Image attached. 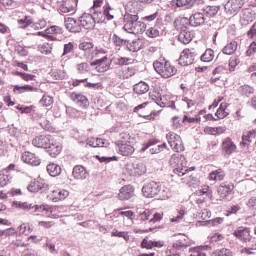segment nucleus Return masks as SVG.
Returning a JSON list of instances; mask_svg holds the SVG:
<instances>
[{"label": "nucleus", "instance_id": "obj_60", "mask_svg": "<svg viewBox=\"0 0 256 256\" xmlns=\"http://www.w3.org/2000/svg\"><path fill=\"white\" fill-rule=\"evenodd\" d=\"M224 219L221 217L214 218L212 220L206 221L208 225H212V227H217L218 225H221L223 223Z\"/></svg>", "mask_w": 256, "mask_h": 256}, {"label": "nucleus", "instance_id": "obj_42", "mask_svg": "<svg viewBox=\"0 0 256 256\" xmlns=\"http://www.w3.org/2000/svg\"><path fill=\"white\" fill-rule=\"evenodd\" d=\"M33 91H37V88L31 85H24V86L15 85L14 86V93H27V92H33Z\"/></svg>", "mask_w": 256, "mask_h": 256}, {"label": "nucleus", "instance_id": "obj_16", "mask_svg": "<svg viewBox=\"0 0 256 256\" xmlns=\"http://www.w3.org/2000/svg\"><path fill=\"white\" fill-rule=\"evenodd\" d=\"M222 154L225 157H229L232 153H235L237 150V145H235V142L231 140V138L227 137L226 139L223 140L222 144Z\"/></svg>", "mask_w": 256, "mask_h": 256}, {"label": "nucleus", "instance_id": "obj_18", "mask_svg": "<svg viewBox=\"0 0 256 256\" xmlns=\"http://www.w3.org/2000/svg\"><path fill=\"white\" fill-rule=\"evenodd\" d=\"M190 21V25L192 27H201V25H205L207 21V17L203 12H196L190 16L188 19Z\"/></svg>", "mask_w": 256, "mask_h": 256}, {"label": "nucleus", "instance_id": "obj_51", "mask_svg": "<svg viewBox=\"0 0 256 256\" xmlns=\"http://www.w3.org/2000/svg\"><path fill=\"white\" fill-rule=\"evenodd\" d=\"M14 205L17 209H23L24 211H29V209H35L33 204L27 202H14Z\"/></svg>", "mask_w": 256, "mask_h": 256}, {"label": "nucleus", "instance_id": "obj_62", "mask_svg": "<svg viewBox=\"0 0 256 256\" xmlns=\"http://www.w3.org/2000/svg\"><path fill=\"white\" fill-rule=\"evenodd\" d=\"M247 207L251 211H256V197H252L248 200Z\"/></svg>", "mask_w": 256, "mask_h": 256}, {"label": "nucleus", "instance_id": "obj_56", "mask_svg": "<svg viewBox=\"0 0 256 256\" xmlns=\"http://www.w3.org/2000/svg\"><path fill=\"white\" fill-rule=\"evenodd\" d=\"M239 63H240L239 58H237V56H232L229 60V71L231 72L235 71V67H237Z\"/></svg>", "mask_w": 256, "mask_h": 256}, {"label": "nucleus", "instance_id": "obj_24", "mask_svg": "<svg viewBox=\"0 0 256 256\" xmlns=\"http://www.w3.org/2000/svg\"><path fill=\"white\" fill-rule=\"evenodd\" d=\"M69 197V191L67 190H53L51 194L48 195V199L53 201L54 203H58V201H63Z\"/></svg>", "mask_w": 256, "mask_h": 256}, {"label": "nucleus", "instance_id": "obj_35", "mask_svg": "<svg viewBox=\"0 0 256 256\" xmlns=\"http://www.w3.org/2000/svg\"><path fill=\"white\" fill-rule=\"evenodd\" d=\"M233 189H235L233 184H221L217 191L221 197H227Z\"/></svg>", "mask_w": 256, "mask_h": 256}, {"label": "nucleus", "instance_id": "obj_41", "mask_svg": "<svg viewBox=\"0 0 256 256\" xmlns=\"http://www.w3.org/2000/svg\"><path fill=\"white\" fill-rule=\"evenodd\" d=\"M228 107V104L223 102L220 104L219 108L217 109L215 116L218 119H225V117H227V115H229V113H227V111H225Z\"/></svg>", "mask_w": 256, "mask_h": 256}, {"label": "nucleus", "instance_id": "obj_14", "mask_svg": "<svg viewBox=\"0 0 256 256\" xmlns=\"http://www.w3.org/2000/svg\"><path fill=\"white\" fill-rule=\"evenodd\" d=\"M93 47H95V45H93V42H82L79 44V49L81 51H84L85 53H90L87 56V59H90V61H93V59H96V57L99 56V50H93Z\"/></svg>", "mask_w": 256, "mask_h": 256}, {"label": "nucleus", "instance_id": "obj_49", "mask_svg": "<svg viewBox=\"0 0 256 256\" xmlns=\"http://www.w3.org/2000/svg\"><path fill=\"white\" fill-rule=\"evenodd\" d=\"M159 28L157 26L150 27L146 30L147 37L150 39H155V37H159Z\"/></svg>", "mask_w": 256, "mask_h": 256}, {"label": "nucleus", "instance_id": "obj_9", "mask_svg": "<svg viewBox=\"0 0 256 256\" xmlns=\"http://www.w3.org/2000/svg\"><path fill=\"white\" fill-rule=\"evenodd\" d=\"M126 170L131 177H141V175H145V173H147V166H145V163L143 162L135 161L128 164L126 166Z\"/></svg>", "mask_w": 256, "mask_h": 256}, {"label": "nucleus", "instance_id": "obj_31", "mask_svg": "<svg viewBox=\"0 0 256 256\" xmlns=\"http://www.w3.org/2000/svg\"><path fill=\"white\" fill-rule=\"evenodd\" d=\"M92 17L94 18V22L97 23H107V18L105 17L104 10L93 9L90 10Z\"/></svg>", "mask_w": 256, "mask_h": 256}, {"label": "nucleus", "instance_id": "obj_6", "mask_svg": "<svg viewBox=\"0 0 256 256\" xmlns=\"http://www.w3.org/2000/svg\"><path fill=\"white\" fill-rule=\"evenodd\" d=\"M166 139L171 147L176 153H183L185 151V146L183 145V140L181 136L174 132H169L166 135Z\"/></svg>", "mask_w": 256, "mask_h": 256}, {"label": "nucleus", "instance_id": "obj_11", "mask_svg": "<svg viewBox=\"0 0 256 256\" xmlns=\"http://www.w3.org/2000/svg\"><path fill=\"white\" fill-rule=\"evenodd\" d=\"M91 67H95V71L97 73H105L109 71L111 64L109 63V58L104 56L103 58L96 59L95 61L90 63Z\"/></svg>", "mask_w": 256, "mask_h": 256}, {"label": "nucleus", "instance_id": "obj_53", "mask_svg": "<svg viewBox=\"0 0 256 256\" xmlns=\"http://www.w3.org/2000/svg\"><path fill=\"white\" fill-rule=\"evenodd\" d=\"M116 65H120V67H123V65H131L133 63V59L128 57H119L115 59Z\"/></svg>", "mask_w": 256, "mask_h": 256}, {"label": "nucleus", "instance_id": "obj_4", "mask_svg": "<svg viewBox=\"0 0 256 256\" xmlns=\"http://www.w3.org/2000/svg\"><path fill=\"white\" fill-rule=\"evenodd\" d=\"M169 163L171 167H173L175 175H178V177L187 175L189 171H195V167L187 168V160L185 159V156L180 154L172 155Z\"/></svg>", "mask_w": 256, "mask_h": 256}, {"label": "nucleus", "instance_id": "obj_7", "mask_svg": "<svg viewBox=\"0 0 256 256\" xmlns=\"http://www.w3.org/2000/svg\"><path fill=\"white\" fill-rule=\"evenodd\" d=\"M79 0H64L58 7L60 15H75Z\"/></svg>", "mask_w": 256, "mask_h": 256}, {"label": "nucleus", "instance_id": "obj_43", "mask_svg": "<svg viewBox=\"0 0 256 256\" xmlns=\"http://www.w3.org/2000/svg\"><path fill=\"white\" fill-rule=\"evenodd\" d=\"M224 55H233L237 51V42L232 41L223 48Z\"/></svg>", "mask_w": 256, "mask_h": 256}, {"label": "nucleus", "instance_id": "obj_44", "mask_svg": "<svg viewBox=\"0 0 256 256\" xmlns=\"http://www.w3.org/2000/svg\"><path fill=\"white\" fill-rule=\"evenodd\" d=\"M213 59H215V52L213 49H206V51L201 56V61L204 63H211Z\"/></svg>", "mask_w": 256, "mask_h": 256}, {"label": "nucleus", "instance_id": "obj_63", "mask_svg": "<svg viewBox=\"0 0 256 256\" xmlns=\"http://www.w3.org/2000/svg\"><path fill=\"white\" fill-rule=\"evenodd\" d=\"M190 256H206L199 248H190Z\"/></svg>", "mask_w": 256, "mask_h": 256}, {"label": "nucleus", "instance_id": "obj_34", "mask_svg": "<svg viewBox=\"0 0 256 256\" xmlns=\"http://www.w3.org/2000/svg\"><path fill=\"white\" fill-rule=\"evenodd\" d=\"M47 173L50 177H59L61 175V166L55 163H50L46 167Z\"/></svg>", "mask_w": 256, "mask_h": 256}, {"label": "nucleus", "instance_id": "obj_37", "mask_svg": "<svg viewBox=\"0 0 256 256\" xmlns=\"http://www.w3.org/2000/svg\"><path fill=\"white\" fill-rule=\"evenodd\" d=\"M238 93L242 97H249L250 95H253V93H255V89L250 85L245 84L238 88Z\"/></svg>", "mask_w": 256, "mask_h": 256}, {"label": "nucleus", "instance_id": "obj_19", "mask_svg": "<svg viewBox=\"0 0 256 256\" xmlns=\"http://www.w3.org/2000/svg\"><path fill=\"white\" fill-rule=\"evenodd\" d=\"M70 99H71V101L76 103V105H78V107H82L83 109H85V107L89 106V100L87 99V97L85 95H83L81 93L73 92L70 95Z\"/></svg>", "mask_w": 256, "mask_h": 256}, {"label": "nucleus", "instance_id": "obj_54", "mask_svg": "<svg viewBox=\"0 0 256 256\" xmlns=\"http://www.w3.org/2000/svg\"><path fill=\"white\" fill-rule=\"evenodd\" d=\"M75 50V44H73V42H69L67 44H64V50L62 53V58H64L66 55H69L70 53H73V51Z\"/></svg>", "mask_w": 256, "mask_h": 256}, {"label": "nucleus", "instance_id": "obj_47", "mask_svg": "<svg viewBox=\"0 0 256 256\" xmlns=\"http://www.w3.org/2000/svg\"><path fill=\"white\" fill-rule=\"evenodd\" d=\"M89 63L87 62H82L76 65V71H78V73L80 75H85V73H89Z\"/></svg>", "mask_w": 256, "mask_h": 256}, {"label": "nucleus", "instance_id": "obj_26", "mask_svg": "<svg viewBox=\"0 0 256 256\" xmlns=\"http://www.w3.org/2000/svg\"><path fill=\"white\" fill-rule=\"evenodd\" d=\"M116 75L119 77V79H129V77H133L135 75V68L133 67H117L115 69Z\"/></svg>", "mask_w": 256, "mask_h": 256}, {"label": "nucleus", "instance_id": "obj_50", "mask_svg": "<svg viewBox=\"0 0 256 256\" xmlns=\"http://www.w3.org/2000/svg\"><path fill=\"white\" fill-rule=\"evenodd\" d=\"M112 43H114L116 47H123V45H127V40L119 37L117 34H113Z\"/></svg>", "mask_w": 256, "mask_h": 256}, {"label": "nucleus", "instance_id": "obj_36", "mask_svg": "<svg viewBox=\"0 0 256 256\" xmlns=\"http://www.w3.org/2000/svg\"><path fill=\"white\" fill-rule=\"evenodd\" d=\"M193 195L196 197H202V195H206L208 199H213V190H211V187L204 186L203 188L196 190Z\"/></svg>", "mask_w": 256, "mask_h": 256}, {"label": "nucleus", "instance_id": "obj_57", "mask_svg": "<svg viewBox=\"0 0 256 256\" xmlns=\"http://www.w3.org/2000/svg\"><path fill=\"white\" fill-rule=\"evenodd\" d=\"M216 256H233V251L227 248L216 250Z\"/></svg>", "mask_w": 256, "mask_h": 256}, {"label": "nucleus", "instance_id": "obj_38", "mask_svg": "<svg viewBox=\"0 0 256 256\" xmlns=\"http://www.w3.org/2000/svg\"><path fill=\"white\" fill-rule=\"evenodd\" d=\"M200 0H172L173 5H177L178 7H194V5H199Z\"/></svg>", "mask_w": 256, "mask_h": 256}, {"label": "nucleus", "instance_id": "obj_15", "mask_svg": "<svg viewBox=\"0 0 256 256\" xmlns=\"http://www.w3.org/2000/svg\"><path fill=\"white\" fill-rule=\"evenodd\" d=\"M80 27L84 29H95V19L93 18V14L84 13L79 17Z\"/></svg>", "mask_w": 256, "mask_h": 256}, {"label": "nucleus", "instance_id": "obj_3", "mask_svg": "<svg viewBox=\"0 0 256 256\" xmlns=\"http://www.w3.org/2000/svg\"><path fill=\"white\" fill-rule=\"evenodd\" d=\"M119 155L123 157H130L135 153V147H133V137L127 133L120 134V139L115 142Z\"/></svg>", "mask_w": 256, "mask_h": 256}, {"label": "nucleus", "instance_id": "obj_58", "mask_svg": "<svg viewBox=\"0 0 256 256\" xmlns=\"http://www.w3.org/2000/svg\"><path fill=\"white\" fill-rule=\"evenodd\" d=\"M52 75L53 77H55V79H57L58 81H61L66 77L67 74L63 70H56L52 72Z\"/></svg>", "mask_w": 256, "mask_h": 256}, {"label": "nucleus", "instance_id": "obj_48", "mask_svg": "<svg viewBox=\"0 0 256 256\" xmlns=\"http://www.w3.org/2000/svg\"><path fill=\"white\" fill-rule=\"evenodd\" d=\"M27 189H28V191H30V193H37V192L41 191V189H43V184H41L39 181L32 182L27 187Z\"/></svg>", "mask_w": 256, "mask_h": 256}, {"label": "nucleus", "instance_id": "obj_25", "mask_svg": "<svg viewBox=\"0 0 256 256\" xmlns=\"http://www.w3.org/2000/svg\"><path fill=\"white\" fill-rule=\"evenodd\" d=\"M22 161L34 167L41 165V159L31 152H24L22 154Z\"/></svg>", "mask_w": 256, "mask_h": 256}, {"label": "nucleus", "instance_id": "obj_8", "mask_svg": "<svg viewBox=\"0 0 256 256\" xmlns=\"http://www.w3.org/2000/svg\"><path fill=\"white\" fill-rule=\"evenodd\" d=\"M161 182L151 181L142 187L144 197L153 198L161 193Z\"/></svg>", "mask_w": 256, "mask_h": 256}, {"label": "nucleus", "instance_id": "obj_46", "mask_svg": "<svg viewBox=\"0 0 256 256\" xmlns=\"http://www.w3.org/2000/svg\"><path fill=\"white\" fill-rule=\"evenodd\" d=\"M46 35H63V28L60 26H50L45 30Z\"/></svg>", "mask_w": 256, "mask_h": 256}, {"label": "nucleus", "instance_id": "obj_30", "mask_svg": "<svg viewBox=\"0 0 256 256\" xmlns=\"http://www.w3.org/2000/svg\"><path fill=\"white\" fill-rule=\"evenodd\" d=\"M193 40V34L189 30H182L179 32L178 41L182 43V45H189Z\"/></svg>", "mask_w": 256, "mask_h": 256}, {"label": "nucleus", "instance_id": "obj_29", "mask_svg": "<svg viewBox=\"0 0 256 256\" xmlns=\"http://www.w3.org/2000/svg\"><path fill=\"white\" fill-rule=\"evenodd\" d=\"M149 147H152V148H150L151 155L161 153V149L163 148L162 145H155V140H150L147 143L143 144L141 151L145 152V151H147V149H149Z\"/></svg>", "mask_w": 256, "mask_h": 256}, {"label": "nucleus", "instance_id": "obj_27", "mask_svg": "<svg viewBox=\"0 0 256 256\" xmlns=\"http://www.w3.org/2000/svg\"><path fill=\"white\" fill-rule=\"evenodd\" d=\"M144 47V42L142 39H134L131 42L127 41L126 49L131 51L132 53H137V51H141Z\"/></svg>", "mask_w": 256, "mask_h": 256}, {"label": "nucleus", "instance_id": "obj_32", "mask_svg": "<svg viewBox=\"0 0 256 256\" xmlns=\"http://www.w3.org/2000/svg\"><path fill=\"white\" fill-rule=\"evenodd\" d=\"M220 9V6H206L202 9V13L206 17V19H209L211 17H215V15L219 13Z\"/></svg>", "mask_w": 256, "mask_h": 256}, {"label": "nucleus", "instance_id": "obj_55", "mask_svg": "<svg viewBox=\"0 0 256 256\" xmlns=\"http://www.w3.org/2000/svg\"><path fill=\"white\" fill-rule=\"evenodd\" d=\"M205 133H208V135H219L221 133H223V128L221 127H217V128H213V127H207L204 129Z\"/></svg>", "mask_w": 256, "mask_h": 256}, {"label": "nucleus", "instance_id": "obj_22", "mask_svg": "<svg viewBox=\"0 0 256 256\" xmlns=\"http://www.w3.org/2000/svg\"><path fill=\"white\" fill-rule=\"evenodd\" d=\"M72 177H74V179L77 181H83L89 177V173L87 172V169H85V167L82 165H76L73 168Z\"/></svg>", "mask_w": 256, "mask_h": 256}, {"label": "nucleus", "instance_id": "obj_17", "mask_svg": "<svg viewBox=\"0 0 256 256\" xmlns=\"http://www.w3.org/2000/svg\"><path fill=\"white\" fill-rule=\"evenodd\" d=\"M233 235L237 239H240V241L248 243L249 241H251V228L241 226L233 232Z\"/></svg>", "mask_w": 256, "mask_h": 256}, {"label": "nucleus", "instance_id": "obj_2", "mask_svg": "<svg viewBox=\"0 0 256 256\" xmlns=\"http://www.w3.org/2000/svg\"><path fill=\"white\" fill-rule=\"evenodd\" d=\"M124 31L133 35H141L147 29V24L139 20V15L126 13L124 15Z\"/></svg>", "mask_w": 256, "mask_h": 256}, {"label": "nucleus", "instance_id": "obj_45", "mask_svg": "<svg viewBox=\"0 0 256 256\" xmlns=\"http://www.w3.org/2000/svg\"><path fill=\"white\" fill-rule=\"evenodd\" d=\"M29 25H33V18L31 16H25L18 20V26L20 29H27Z\"/></svg>", "mask_w": 256, "mask_h": 256}, {"label": "nucleus", "instance_id": "obj_33", "mask_svg": "<svg viewBox=\"0 0 256 256\" xmlns=\"http://www.w3.org/2000/svg\"><path fill=\"white\" fill-rule=\"evenodd\" d=\"M133 90L134 93H136L137 95H145V93L149 92V84L140 81L139 83L134 85Z\"/></svg>", "mask_w": 256, "mask_h": 256}, {"label": "nucleus", "instance_id": "obj_40", "mask_svg": "<svg viewBox=\"0 0 256 256\" xmlns=\"http://www.w3.org/2000/svg\"><path fill=\"white\" fill-rule=\"evenodd\" d=\"M151 215H153V211L150 209L140 210L138 211L137 220L142 222L150 221Z\"/></svg>", "mask_w": 256, "mask_h": 256}, {"label": "nucleus", "instance_id": "obj_20", "mask_svg": "<svg viewBox=\"0 0 256 256\" xmlns=\"http://www.w3.org/2000/svg\"><path fill=\"white\" fill-rule=\"evenodd\" d=\"M65 27L70 33H81V24L75 18H65Z\"/></svg>", "mask_w": 256, "mask_h": 256}, {"label": "nucleus", "instance_id": "obj_39", "mask_svg": "<svg viewBox=\"0 0 256 256\" xmlns=\"http://www.w3.org/2000/svg\"><path fill=\"white\" fill-rule=\"evenodd\" d=\"M209 179L210 181H223L225 179V171L223 169L212 171L209 174Z\"/></svg>", "mask_w": 256, "mask_h": 256}, {"label": "nucleus", "instance_id": "obj_61", "mask_svg": "<svg viewBox=\"0 0 256 256\" xmlns=\"http://www.w3.org/2000/svg\"><path fill=\"white\" fill-rule=\"evenodd\" d=\"M9 183V175L0 172V187H5Z\"/></svg>", "mask_w": 256, "mask_h": 256}, {"label": "nucleus", "instance_id": "obj_1", "mask_svg": "<svg viewBox=\"0 0 256 256\" xmlns=\"http://www.w3.org/2000/svg\"><path fill=\"white\" fill-rule=\"evenodd\" d=\"M32 145L38 149H45L50 157H57L63 149L61 144L53 139V136L45 134L33 138Z\"/></svg>", "mask_w": 256, "mask_h": 256}, {"label": "nucleus", "instance_id": "obj_21", "mask_svg": "<svg viewBox=\"0 0 256 256\" xmlns=\"http://www.w3.org/2000/svg\"><path fill=\"white\" fill-rule=\"evenodd\" d=\"M134 191L135 189L131 185L123 186L118 193V199L120 201H129L133 197Z\"/></svg>", "mask_w": 256, "mask_h": 256}, {"label": "nucleus", "instance_id": "obj_23", "mask_svg": "<svg viewBox=\"0 0 256 256\" xmlns=\"http://www.w3.org/2000/svg\"><path fill=\"white\" fill-rule=\"evenodd\" d=\"M104 11V16L106 17V21H113L117 17V13L119 10L115 8L113 5L109 4L108 2L102 7Z\"/></svg>", "mask_w": 256, "mask_h": 256}, {"label": "nucleus", "instance_id": "obj_52", "mask_svg": "<svg viewBox=\"0 0 256 256\" xmlns=\"http://www.w3.org/2000/svg\"><path fill=\"white\" fill-rule=\"evenodd\" d=\"M35 211H39L40 213H43L46 211V213H52L53 212V207L49 206L47 204H42V205H34Z\"/></svg>", "mask_w": 256, "mask_h": 256}, {"label": "nucleus", "instance_id": "obj_64", "mask_svg": "<svg viewBox=\"0 0 256 256\" xmlns=\"http://www.w3.org/2000/svg\"><path fill=\"white\" fill-rule=\"evenodd\" d=\"M247 37L250 39H253V37H256V23H254L250 30L247 32Z\"/></svg>", "mask_w": 256, "mask_h": 256}, {"label": "nucleus", "instance_id": "obj_59", "mask_svg": "<svg viewBox=\"0 0 256 256\" xmlns=\"http://www.w3.org/2000/svg\"><path fill=\"white\" fill-rule=\"evenodd\" d=\"M157 17H159V12L156 11L153 14L142 17V21H147L148 23H151L152 21H155Z\"/></svg>", "mask_w": 256, "mask_h": 256}, {"label": "nucleus", "instance_id": "obj_5", "mask_svg": "<svg viewBox=\"0 0 256 256\" xmlns=\"http://www.w3.org/2000/svg\"><path fill=\"white\" fill-rule=\"evenodd\" d=\"M153 67L156 73H159L163 79H169V77H173V75L177 74V68L171 65V62L167 60H163L162 62L156 60L153 63Z\"/></svg>", "mask_w": 256, "mask_h": 256}, {"label": "nucleus", "instance_id": "obj_28", "mask_svg": "<svg viewBox=\"0 0 256 256\" xmlns=\"http://www.w3.org/2000/svg\"><path fill=\"white\" fill-rule=\"evenodd\" d=\"M189 25H190V21L188 20V18H185V17L177 18L174 21V27L179 32H181V31H189Z\"/></svg>", "mask_w": 256, "mask_h": 256}, {"label": "nucleus", "instance_id": "obj_12", "mask_svg": "<svg viewBox=\"0 0 256 256\" xmlns=\"http://www.w3.org/2000/svg\"><path fill=\"white\" fill-rule=\"evenodd\" d=\"M172 247L177 251H181V249H187V247H191V239H189L185 234H178L176 235V241Z\"/></svg>", "mask_w": 256, "mask_h": 256}, {"label": "nucleus", "instance_id": "obj_10", "mask_svg": "<svg viewBox=\"0 0 256 256\" xmlns=\"http://www.w3.org/2000/svg\"><path fill=\"white\" fill-rule=\"evenodd\" d=\"M243 5V0H228L224 5V9L227 15H237L243 8Z\"/></svg>", "mask_w": 256, "mask_h": 256}, {"label": "nucleus", "instance_id": "obj_13", "mask_svg": "<svg viewBox=\"0 0 256 256\" xmlns=\"http://www.w3.org/2000/svg\"><path fill=\"white\" fill-rule=\"evenodd\" d=\"M194 61L195 54H193L190 49H184L179 57L178 63L182 67H187L188 65H193Z\"/></svg>", "mask_w": 256, "mask_h": 256}]
</instances>
